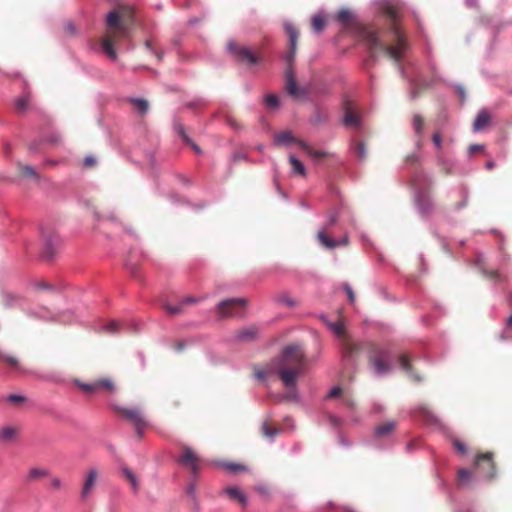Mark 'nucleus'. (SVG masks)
I'll list each match as a JSON object with an SVG mask.
<instances>
[{
  "mask_svg": "<svg viewBox=\"0 0 512 512\" xmlns=\"http://www.w3.org/2000/svg\"><path fill=\"white\" fill-rule=\"evenodd\" d=\"M423 413H424L425 417L431 421V423H434L437 425L440 424V420L434 414H432V412L430 410H428L427 408L423 409Z\"/></svg>",
  "mask_w": 512,
  "mask_h": 512,
  "instance_id": "6e6d98bb",
  "label": "nucleus"
},
{
  "mask_svg": "<svg viewBox=\"0 0 512 512\" xmlns=\"http://www.w3.org/2000/svg\"><path fill=\"white\" fill-rule=\"evenodd\" d=\"M409 355L407 354H401L398 358V362H399V366L412 378L414 379L415 381L417 382H420L422 380V378L418 375V374H415L412 370V367L409 363Z\"/></svg>",
  "mask_w": 512,
  "mask_h": 512,
  "instance_id": "ddd939ff",
  "label": "nucleus"
},
{
  "mask_svg": "<svg viewBox=\"0 0 512 512\" xmlns=\"http://www.w3.org/2000/svg\"><path fill=\"white\" fill-rule=\"evenodd\" d=\"M174 130L183 138L186 143L191 142V138L187 135L185 127L182 123L177 122L176 120L173 123Z\"/></svg>",
  "mask_w": 512,
  "mask_h": 512,
  "instance_id": "4c0bfd02",
  "label": "nucleus"
},
{
  "mask_svg": "<svg viewBox=\"0 0 512 512\" xmlns=\"http://www.w3.org/2000/svg\"><path fill=\"white\" fill-rule=\"evenodd\" d=\"M98 471L95 467H91L87 471L84 484L81 490V498L86 499L96 483Z\"/></svg>",
  "mask_w": 512,
  "mask_h": 512,
  "instance_id": "9d476101",
  "label": "nucleus"
},
{
  "mask_svg": "<svg viewBox=\"0 0 512 512\" xmlns=\"http://www.w3.org/2000/svg\"><path fill=\"white\" fill-rule=\"evenodd\" d=\"M285 398L292 399V400L298 401V402L300 401V396L295 389L290 391L289 394Z\"/></svg>",
  "mask_w": 512,
  "mask_h": 512,
  "instance_id": "680f3d73",
  "label": "nucleus"
},
{
  "mask_svg": "<svg viewBox=\"0 0 512 512\" xmlns=\"http://www.w3.org/2000/svg\"><path fill=\"white\" fill-rule=\"evenodd\" d=\"M15 435V429L12 428V427H4L1 432H0V436L6 440H10L14 437Z\"/></svg>",
  "mask_w": 512,
  "mask_h": 512,
  "instance_id": "c03bdc74",
  "label": "nucleus"
},
{
  "mask_svg": "<svg viewBox=\"0 0 512 512\" xmlns=\"http://www.w3.org/2000/svg\"><path fill=\"white\" fill-rule=\"evenodd\" d=\"M221 466L226 468L231 472L245 471L247 468L244 465L233 463V462H223Z\"/></svg>",
  "mask_w": 512,
  "mask_h": 512,
  "instance_id": "ea45409f",
  "label": "nucleus"
},
{
  "mask_svg": "<svg viewBox=\"0 0 512 512\" xmlns=\"http://www.w3.org/2000/svg\"><path fill=\"white\" fill-rule=\"evenodd\" d=\"M97 387H103L105 389H108L110 391L114 390V384L110 379H101L96 381Z\"/></svg>",
  "mask_w": 512,
  "mask_h": 512,
  "instance_id": "49530a36",
  "label": "nucleus"
},
{
  "mask_svg": "<svg viewBox=\"0 0 512 512\" xmlns=\"http://www.w3.org/2000/svg\"><path fill=\"white\" fill-rule=\"evenodd\" d=\"M289 161L292 165L293 173L302 176L306 174V168L304 164L295 155H290Z\"/></svg>",
  "mask_w": 512,
  "mask_h": 512,
  "instance_id": "b1692460",
  "label": "nucleus"
},
{
  "mask_svg": "<svg viewBox=\"0 0 512 512\" xmlns=\"http://www.w3.org/2000/svg\"><path fill=\"white\" fill-rule=\"evenodd\" d=\"M236 304L246 306L247 299L241 297L224 299L218 303L217 312L221 317H241V314H238L233 310V306Z\"/></svg>",
  "mask_w": 512,
  "mask_h": 512,
  "instance_id": "39448f33",
  "label": "nucleus"
},
{
  "mask_svg": "<svg viewBox=\"0 0 512 512\" xmlns=\"http://www.w3.org/2000/svg\"><path fill=\"white\" fill-rule=\"evenodd\" d=\"M390 353L386 349L375 350L369 356V365L377 376L389 374L393 370V364L388 360Z\"/></svg>",
  "mask_w": 512,
  "mask_h": 512,
  "instance_id": "20e7f679",
  "label": "nucleus"
},
{
  "mask_svg": "<svg viewBox=\"0 0 512 512\" xmlns=\"http://www.w3.org/2000/svg\"><path fill=\"white\" fill-rule=\"evenodd\" d=\"M317 237L321 244L328 249H334L338 246H345L348 244L349 241V238L346 234L340 240H333L329 236H327L323 230L318 231Z\"/></svg>",
  "mask_w": 512,
  "mask_h": 512,
  "instance_id": "6e6552de",
  "label": "nucleus"
},
{
  "mask_svg": "<svg viewBox=\"0 0 512 512\" xmlns=\"http://www.w3.org/2000/svg\"><path fill=\"white\" fill-rule=\"evenodd\" d=\"M483 148H484V146L481 144H472L469 146V153L473 154L476 151L482 150Z\"/></svg>",
  "mask_w": 512,
  "mask_h": 512,
  "instance_id": "338daca9",
  "label": "nucleus"
},
{
  "mask_svg": "<svg viewBox=\"0 0 512 512\" xmlns=\"http://www.w3.org/2000/svg\"><path fill=\"white\" fill-rule=\"evenodd\" d=\"M22 171L28 177H31V178H34V179H38L39 178V175H38L37 171L31 165L24 166L22 168Z\"/></svg>",
  "mask_w": 512,
  "mask_h": 512,
  "instance_id": "a18cd8bd",
  "label": "nucleus"
},
{
  "mask_svg": "<svg viewBox=\"0 0 512 512\" xmlns=\"http://www.w3.org/2000/svg\"><path fill=\"white\" fill-rule=\"evenodd\" d=\"M129 102L133 108L141 115H145L149 110V102L143 97H129Z\"/></svg>",
  "mask_w": 512,
  "mask_h": 512,
  "instance_id": "2eb2a0df",
  "label": "nucleus"
},
{
  "mask_svg": "<svg viewBox=\"0 0 512 512\" xmlns=\"http://www.w3.org/2000/svg\"><path fill=\"white\" fill-rule=\"evenodd\" d=\"M481 461L486 462L489 467V472L486 477L488 479L493 478L495 475V467H494V463L492 462V454L485 453V454L478 456L475 460V463L478 465Z\"/></svg>",
  "mask_w": 512,
  "mask_h": 512,
  "instance_id": "aec40b11",
  "label": "nucleus"
},
{
  "mask_svg": "<svg viewBox=\"0 0 512 512\" xmlns=\"http://www.w3.org/2000/svg\"><path fill=\"white\" fill-rule=\"evenodd\" d=\"M390 32L395 40L394 45H387L382 42L378 33L371 28L363 29L361 37L373 57H376L380 53H384L399 64L409 46L396 23L392 25Z\"/></svg>",
  "mask_w": 512,
  "mask_h": 512,
  "instance_id": "f03ea898",
  "label": "nucleus"
},
{
  "mask_svg": "<svg viewBox=\"0 0 512 512\" xmlns=\"http://www.w3.org/2000/svg\"><path fill=\"white\" fill-rule=\"evenodd\" d=\"M360 349V344L349 338H344L339 344V350L344 361H348L353 353Z\"/></svg>",
  "mask_w": 512,
  "mask_h": 512,
  "instance_id": "1a4fd4ad",
  "label": "nucleus"
},
{
  "mask_svg": "<svg viewBox=\"0 0 512 512\" xmlns=\"http://www.w3.org/2000/svg\"><path fill=\"white\" fill-rule=\"evenodd\" d=\"M182 302L180 304H177V305H172V304H166L165 305V308L166 310L170 313V314H178L182 311Z\"/></svg>",
  "mask_w": 512,
  "mask_h": 512,
  "instance_id": "09e8293b",
  "label": "nucleus"
},
{
  "mask_svg": "<svg viewBox=\"0 0 512 512\" xmlns=\"http://www.w3.org/2000/svg\"><path fill=\"white\" fill-rule=\"evenodd\" d=\"M21 298L18 296L13 295L10 292H3L2 293V303L5 307H14L20 302Z\"/></svg>",
  "mask_w": 512,
  "mask_h": 512,
  "instance_id": "393cba45",
  "label": "nucleus"
},
{
  "mask_svg": "<svg viewBox=\"0 0 512 512\" xmlns=\"http://www.w3.org/2000/svg\"><path fill=\"white\" fill-rule=\"evenodd\" d=\"M297 144L303 149V151L313 159H319L325 157L328 153L323 150H315L304 140H298Z\"/></svg>",
  "mask_w": 512,
  "mask_h": 512,
  "instance_id": "dca6fc26",
  "label": "nucleus"
},
{
  "mask_svg": "<svg viewBox=\"0 0 512 512\" xmlns=\"http://www.w3.org/2000/svg\"><path fill=\"white\" fill-rule=\"evenodd\" d=\"M453 86H454L455 90L457 91V93L459 94L462 102H464L466 100L465 87L460 83H455Z\"/></svg>",
  "mask_w": 512,
  "mask_h": 512,
  "instance_id": "864d4df0",
  "label": "nucleus"
},
{
  "mask_svg": "<svg viewBox=\"0 0 512 512\" xmlns=\"http://www.w3.org/2000/svg\"><path fill=\"white\" fill-rule=\"evenodd\" d=\"M276 372V366H270V362L267 364L266 369H257L255 371V377L259 380H265L268 374Z\"/></svg>",
  "mask_w": 512,
  "mask_h": 512,
  "instance_id": "2f4dec72",
  "label": "nucleus"
},
{
  "mask_svg": "<svg viewBox=\"0 0 512 512\" xmlns=\"http://www.w3.org/2000/svg\"><path fill=\"white\" fill-rule=\"evenodd\" d=\"M329 421L334 427H338L341 423V420L333 414L329 415Z\"/></svg>",
  "mask_w": 512,
  "mask_h": 512,
  "instance_id": "e2e57ef3",
  "label": "nucleus"
},
{
  "mask_svg": "<svg viewBox=\"0 0 512 512\" xmlns=\"http://www.w3.org/2000/svg\"><path fill=\"white\" fill-rule=\"evenodd\" d=\"M471 478H472V475H471V472L468 469L462 468V469L459 470V472H458V483H459V485H461L463 487L468 486Z\"/></svg>",
  "mask_w": 512,
  "mask_h": 512,
  "instance_id": "cd10ccee",
  "label": "nucleus"
},
{
  "mask_svg": "<svg viewBox=\"0 0 512 512\" xmlns=\"http://www.w3.org/2000/svg\"><path fill=\"white\" fill-rule=\"evenodd\" d=\"M227 50L232 53L238 61H246L248 64H256L258 59L253 52L247 47H238L237 44L231 40L227 43Z\"/></svg>",
  "mask_w": 512,
  "mask_h": 512,
  "instance_id": "0eeeda50",
  "label": "nucleus"
},
{
  "mask_svg": "<svg viewBox=\"0 0 512 512\" xmlns=\"http://www.w3.org/2000/svg\"><path fill=\"white\" fill-rule=\"evenodd\" d=\"M453 444H454L456 450L458 452H460L461 454H465L467 452V447H466V445L464 443H462V442H460L458 440H454Z\"/></svg>",
  "mask_w": 512,
  "mask_h": 512,
  "instance_id": "bf43d9fd",
  "label": "nucleus"
},
{
  "mask_svg": "<svg viewBox=\"0 0 512 512\" xmlns=\"http://www.w3.org/2000/svg\"><path fill=\"white\" fill-rule=\"evenodd\" d=\"M101 329L109 334H116L120 331V324L116 320H110L101 326Z\"/></svg>",
  "mask_w": 512,
  "mask_h": 512,
  "instance_id": "7c9ffc66",
  "label": "nucleus"
},
{
  "mask_svg": "<svg viewBox=\"0 0 512 512\" xmlns=\"http://www.w3.org/2000/svg\"><path fill=\"white\" fill-rule=\"evenodd\" d=\"M432 140H433L435 147L437 149H440L441 145H442V138H441L440 133H438V132L434 133L432 136Z\"/></svg>",
  "mask_w": 512,
  "mask_h": 512,
  "instance_id": "052dcab7",
  "label": "nucleus"
},
{
  "mask_svg": "<svg viewBox=\"0 0 512 512\" xmlns=\"http://www.w3.org/2000/svg\"><path fill=\"white\" fill-rule=\"evenodd\" d=\"M305 364V353L298 344L286 346L280 356L270 361V366H276V373L288 388L296 387L297 376L303 373Z\"/></svg>",
  "mask_w": 512,
  "mask_h": 512,
  "instance_id": "f257e3e1",
  "label": "nucleus"
},
{
  "mask_svg": "<svg viewBox=\"0 0 512 512\" xmlns=\"http://www.w3.org/2000/svg\"><path fill=\"white\" fill-rule=\"evenodd\" d=\"M276 301L279 303L286 304L289 307H293L296 305V301L286 294L277 296Z\"/></svg>",
  "mask_w": 512,
  "mask_h": 512,
  "instance_id": "37998d69",
  "label": "nucleus"
},
{
  "mask_svg": "<svg viewBox=\"0 0 512 512\" xmlns=\"http://www.w3.org/2000/svg\"><path fill=\"white\" fill-rule=\"evenodd\" d=\"M395 426H396V423L394 421H388L382 425L377 426L374 429V434L377 437H383V436L387 435L388 433H390L391 431H393Z\"/></svg>",
  "mask_w": 512,
  "mask_h": 512,
  "instance_id": "4be33fe9",
  "label": "nucleus"
},
{
  "mask_svg": "<svg viewBox=\"0 0 512 512\" xmlns=\"http://www.w3.org/2000/svg\"><path fill=\"white\" fill-rule=\"evenodd\" d=\"M298 140H296L293 135L291 134L290 131H282L280 132L279 134H277L274 139H273V144L278 146V145H288L292 142H296L297 143Z\"/></svg>",
  "mask_w": 512,
  "mask_h": 512,
  "instance_id": "a211bd4d",
  "label": "nucleus"
},
{
  "mask_svg": "<svg viewBox=\"0 0 512 512\" xmlns=\"http://www.w3.org/2000/svg\"><path fill=\"white\" fill-rule=\"evenodd\" d=\"M121 470H122L123 475L130 481L134 492H137L139 485H138L137 477L134 474V472L127 467H123Z\"/></svg>",
  "mask_w": 512,
  "mask_h": 512,
  "instance_id": "bb28decb",
  "label": "nucleus"
},
{
  "mask_svg": "<svg viewBox=\"0 0 512 512\" xmlns=\"http://www.w3.org/2000/svg\"><path fill=\"white\" fill-rule=\"evenodd\" d=\"M195 493H196V491H195V485L192 483V484H190V485L187 487V494H188L189 496H191V498H192L193 500H195V498H196Z\"/></svg>",
  "mask_w": 512,
  "mask_h": 512,
  "instance_id": "774afa93",
  "label": "nucleus"
},
{
  "mask_svg": "<svg viewBox=\"0 0 512 512\" xmlns=\"http://www.w3.org/2000/svg\"><path fill=\"white\" fill-rule=\"evenodd\" d=\"M415 203L418 211L423 215L427 216L432 209V201L428 196L417 191L415 194Z\"/></svg>",
  "mask_w": 512,
  "mask_h": 512,
  "instance_id": "9b49d317",
  "label": "nucleus"
},
{
  "mask_svg": "<svg viewBox=\"0 0 512 512\" xmlns=\"http://www.w3.org/2000/svg\"><path fill=\"white\" fill-rule=\"evenodd\" d=\"M30 101V94L25 92L22 96L16 99L15 108L18 112H24L28 108V103Z\"/></svg>",
  "mask_w": 512,
  "mask_h": 512,
  "instance_id": "a878e982",
  "label": "nucleus"
},
{
  "mask_svg": "<svg viewBox=\"0 0 512 512\" xmlns=\"http://www.w3.org/2000/svg\"><path fill=\"white\" fill-rule=\"evenodd\" d=\"M353 18V13L347 9L343 8L338 12L337 19L341 25L348 24Z\"/></svg>",
  "mask_w": 512,
  "mask_h": 512,
  "instance_id": "c756f323",
  "label": "nucleus"
},
{
  "mask_svg": "<svg viewBox=\"0 0 512 512\" xmlns=\"http://www.w3.org/2000/svg\"><path fill=\"white\" fill-rule=\"evenodd\" d=\"M490 121V112L487 108H482L477 113L474 123H473V131L478 132L488 125Z\"/></svg>",
  "mask_w": 512,
  "mask_h": 512,
  "instance_id": "f8f14e48",
  "label": "nucleus"
},
{
  "mask_svg": "<svg viewBox=\"0 0 512 512\" xmlns=\"http://www.w3.org/2000/svg\"><path fill=\"white\" fill-rule=\"evenodd\" d=\"M106 20L109 26L117 27L120 24V16L117 11L111 10L106 16Z\"/></svg>",
  "mask_w": 512,
  "mask_h": 512,
  "instance_id": "e433bc0d",
  "label": "nucleus"
},
{
  "mask_svg": "<svg viewBox=\"0 0 512 512\" xmlns=\"http://www.w3.org/2000/svg\"><path fill=\"white\" fill-rule=\"evenodd\" d=\"M224 491L229 496L238 499L242 505L247 504L248 499H247L246 495L244 493H242L241 490H239L237 487L229 486V487L225 488Z\"/></svg>",
  "mask_w": 512,
  "mask_h": 512,
  "instance_id": "5701e85b",
  "label": "nucleus"
},
{
  "mask_svg": "<svg viewBox=\"0 0 512 512\" xmlns=\"http://www.w3.org/2000/svg\"><path fill=\"white\" fill-rule=\"evenodd\" d=\"M33 286L37 289H43V290H51L54 291L55 288L53 285L46 283L44 281H38L33 284Z\"/></svg>",
  "mask_w": 512,
  "mask_h": 512,
  "instance_id": "603ef678",
  "label": "nucleus"
},
{
  "mask_svg": "<svg viewBox=\"0 0 512 512\" xmlns=\"http://www.w3.org/2000/svg\"><path fill=\"white\" fill-rule=\"evenodd\" d=\"M312 27L315 32L320 33L325 27V19L321 14L314 15L312 17Z\"/></svg>",
  "mask_w": 512,
  "mask_h": 512,
  "instance_id": "c85d7f7f",
  "label": "nucleus"
},
{
  "mask_svg": "<svg viewBox=\"0 0 512 512\" xmlns=\"http://www.w3.org/2000/svg\"><path fill=\"white\" fill-rule=\"evenodd\" d=\"M338 220V213L337 212H331L329 215H328V219L327 221L324 223L323 225V228L321 230H326V229H329L331 226H333L334 224H336Z\"/></svg>",
  "mask_w": 512,
  "mask_h": 512,
  "instance_id": "79ce46f5",
  "label": "nucleus"
},
{
  "mask_svg": "<svg viewBox=\"0 0 512 512\" xmlns=\"http://www.w3.org/2000/svg\"><path fill=\"white\" fill-rule=\"evenodd\" d=\"M284 27L289 36L290 43V51L284 55L285 61L289 64V67L285 70L286 91L291 97L295 99H305L308 95V92L305 88L299 87L297 85L294 71L292 68V63L294 61L296 53L298 31L290 22H285Z\"/></svg>",
  "mask_w": 512,
  "mask_h": 512,
  "instance_id": "7ed1b4c3",
  "label": "nucleus"
},
{
  "mask_svg": "<svg viewBox=\"0 0 512 512\" xmlns=\"http://www.w3.org/2000/svg\"><path fill=\"white\" fill-rule=\"evenodd\" d=\"M343 289L344 291L346 292L347 296H348V299L351 303H354L355 302V293L352 289V287L350 286V284L348 283H345L343 285Z\"/></svg>",
  "mask_w": 512,
  "mask_h": 512,
  "instance_id": "3c124183",
  "label": "nucleus"
},
{
  "mask_svg": "<svg viewBox=\"0 0 512 512\" xmlns=\"http://www.w3.org/2000/svg\"><path fill=\"white\" fill-rule=\"evenodd\" d=\"M56 240L52 236H46L44 241V252L43 256L46 259H51L56 252Z\"/></svg>",
  "mask_w": 512,
  "mask_h": 512,
  "instance_id": "6ab92c4d",
  "label": "nucleus"
},
{
  "mask_svg": "<svg viewBox=\"0 0 512 512\" xmlns=\"http://www.w3.org/2000/svg\"><path fill=\"white\" fill-rule=\"evenodd\" d=\"M262 434L269 438L270 442L274 441L276 435L279 434L280 430L277 428H269L266 423H264L261 427Z\"/></svg>",
  "mask_w": 512,
  "mask_h": 512,
  "instance_id": "c9c22d12",
  "label": "nucleus"
},
{
  "mask_svg": "<svg viewBox=\"0 0 512 512\" xmlns=\"http://www.w3.org/2000/svg\"><path fill=\"white\" fill-rule=\"evenodd\" d=\"M340 392H341L340 387H338V386H334V387H332V388L330 389V391H329V393H328V395H327V398H329V397H333V396H336V395H339V394H340Z\"/></svg>",
  "mask_w": 512,
  "mask_h": 512,
  "instance_id": "69168bd1",
  "label": "nucleus"
},
{
  "mask_svg": "<svg viewBox=\"0 0 512 512\" xmlns=\"http://www.w3.org/2000/svg\"><path fill=\"white\" fill-rule=\"evenodd\" d=\"M265 103L270 109H277L280 106V100L275 94H267L265 96Z\"/></svg>",
  "mask_w": 512,
  "mask_h": 512,
  "instance_id": "58836bf2",
  "label": "nucleus"
},
{
  "mask_svg": "<svg viewBox=\"0 0 512 512\" xmlns=\"http://www.w3.org/2000/svg\"><path fill=\"white\" fill-rule=\"evenodd\" d=\"M48 475V470L40 467H33L29 470L28 479L33 480Z\"/></svg>",
  "mask_w": 512,
  "mask_h": 512,
  "instance_id": "72a5a7b5",
  "label": "nucleus"
},
{
  "mask_svg": "<svg viewBox=\"0 0 512 512\" xmlns=\"http://www.w3.org/2000/svg\"><path fill=\"white\" fill-rule=\"evenodd\" d=\"M112 407L116 411L121 412L127 420L133 423L135 428H139L140 425L147 424L142 411L138 407L127 408L117 404H113Z\"/></svg>",
  "mask_w": 512,
  "mask_h": 512,
  "instance_id": "423d86ee",
  "label": "nucleus"
},
{
  "mask_svg": "<svg viewBox=\"0 0 512 512\" xmlns=\"http://www.w3.org/2000/svg\"><path fill=\"white\" fill-rule=\"evenodd\" d=\"M357 156L360 160H364L367 156L366 146L363 142H360L356 148Z\"/></svg>",
  "mask_w": 512,
  "mask_h": 512,
  "instance_id": "de8ad7c7",
  "label": "nucleus"
},
{
  "mask_svg": "<svg viewBox=\"0 0 512 512\" xmlns=\"http://www.w3.org/2000/svg\"><path fill=\"white\" fill-rule=\"evenodd\" d=\"M179 462L183 465H190L193 472H197L198 467L195 462V454L191 448L185 447L182 456L179 458Z\"/></svg>",
  "mask_w": 512,
  "mask_h": 512,
  "instance_id": "4468645a",
  "label": "nucleus"
},
{
  "mask_svg": "<svg viewBox=\"0 0 512 512\" xmlns=\"http://www.w3.org/2000/svg\"><path fill=\"white\" fill-rule=\"evenodd\" d=\"M413 129L417 135L422 134L423 127H424V120L420 114H414L413 115Z\"/></svg>",
  "mask_w": 512,
  "mask_h": 512,
  "instance_id": "473e14b6",
  "label": "nucleus"
},
{
  "mask_svg": "<svg viewBox=\"0 0 512 512\" xmlns=\"http://www.w3.org/2000/svg\"><path fill=\"white\" fill-rule=\"evenodd\" d=\"M482 271H483V274L490 279L499 280V281L502 280V275L498 271H494V270L488 271L486 269H482Z\"/></svg>",
  "mask_w": 512,
  "mask_h": 512,
  "instance_id": "8fccbe9b",
  "label": "nucleus"
},
{
  "mask_svg": "<svg viewBox=\"0 0 512 512\" xmlns=\"http://www.w3.org/2000/svg\"><path fill=\"white\" fill-rule=\"evenodd\" d=\"M6 400L9 402L22 403L25 401V396L21 394H10L6 397Z\"/></svg>",
  "mask_w": 512,
  "mask_h": 512,
  "instance_id": "5fc2aeb1",
  "label": "nucleus"
},
{
  "mask_svg": "<svg viewBox=\"0 0 512 512\" xmlns=\"http://www.w3.org/2000/svg\"><path fill=\"white\" fill-rule=\"evenodd\" d=\"M342 121L346 127H359L361 123V118L351 111H346Z\"/></svg>",
  "mask_w": 512,
  "mask_h": 512,
  "instance_id": "412c9836",
  "label": "nucleus"
},
{
  "mask_svg": "<svg viewBox=\"0 0 512 512\" xmlns=\"http://www.w3.org/2000/svg\"><path fill=\"white\" fill-rule=\"evenodd\" d=\"M103 49L105 51V53L112 59V60H116L117 59V53L116 51L114 50V48L112 47L111 43L107 40H105L103 42Z\"/></svg>",
  "mask_w": 512,
  "mask_h": 512,
  "instance_id": "a19ab883",
  "label": "nucleus"
},
{
  "mask_svg": "<svg viewBox=\"0 0 512 512\" xmlns=\"http://www.w3.org/2000/svg\"><path fill=\"white\" fill-rule=\"evenodd\" d=\"M78 386L81 389H83L84 391H87V392H92V391H94L97 388L96 382L93 383V384L78 382Z\"/></svg>",
  "mask_w": 512,
  "mask_h": 512,
  "instance_id": "13d9d810",
  "label": "nucleus"
},
{
  "mask_svg": "<svg viewBox=\"0 0 512 512\" xmlns=\"http://www.w3.org/2000/svg\"><path fill=\"white\" fill-rule=\"evenodd\" d=\"M0 357L7 361L11 366L18 368V360L14 356L4 355L0 352Z\"/></svg>",
  "mask_w": 512,
  "mask_h": 512,
  "instance_id": "4d7b16f0",
  "label": "nucleus"
},
{
  "mask_svg": "<svg viewBox=\"0 0 512 512\" xmlns=\"http://www.w3.org/2000/svg\"><path fill=\"white\" fill-rule=\"evenodd\" d=\"M65 30L70 32L71 34H75L76 33V26L73 22H67L65 23Z\"/></svg>",
  "mask_w": 512,
  "mask_h": 512,
  "instance_id": "0e129e2a",
  "label": "nucleus"
},
{
  "mask_svg": "<svg viewBox=\"0 0 512 512\" xmlns=\"http://www.w3.org/2000/svg\"><path fill=\"white\" fill-rule=\"evenodd\" d=\"M258 330L255 327H245L239 330L236 334L237 340L252 341L257 338Z\"/></svg>",
  "mask_w": 512,
  "mask_h": 512,
  "instance_id": "f3484780",
  "label": "nucleus"
},
{
  "mask_svg": "<svg viewBox=\"0 0 512 512\" xmlns=\"http://www.w3.org/2000/svg\"><path fill=\"white\" fill-rule=\"evenodd\" d=\"M328 328L338 337L344 336V325L341 321L328 323Z\"/></svg>",
  "mask_w": 512,
  "mask_h": 512,
  "instance_id": "f704fd0d",
  "label": "nucleus"
}]
</instances>
